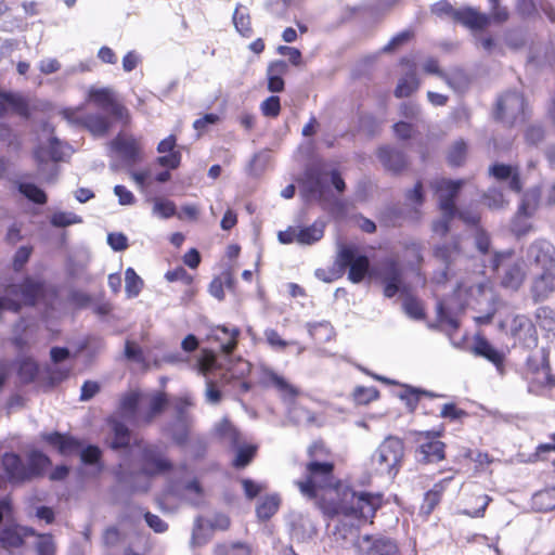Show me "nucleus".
<instances>
[{"instance_id":"obj_1","label":"nucleus","mask_w":555,"mask_h":555,"mask_svg":"<svg viewBox=\"0 0 555 555\" xmlns=\"http://www.w3.org/2000/svg\"><path fill=\"white\" fill-rule=\"evenodd\" d=\"M130 456L135 457L138 463L131 459H124L116 472L117 479L134 491H145L146 486L137 482L140 477L147 478L154 475L164 474L171 468V463L164 455L163 449L156 444H137L129 450Z\"/></svg>"},{"instance_id":"obj_2","label":"nucleus","mask_w":555,"mask_h":555,"mask_svg":"<svg viewBox=\"0 0 555 555\" xmlns=\"http://www.w3.org/2000/svg\"><path fill=\"white\" fill-rule=\"evenodd\" d=\"M382 505V495L367 492H356L349 488L341 491L340 499L337 503L336 513L341 514L345 518L340 520L334 532L336 540L354 543L358 537V527L348 519L360 521H370L374 517L376 511Z\"/></svg>"},{"instance_id":"obj_3","label":"nucleus","mask_w":555,"mask_h":555,"mask_svg":"<svg viewBox=\"0 0 555 555\" xmlns=\"http://www.w3.org/2000/svg\"><path fill=\"white\" fill-rule=\"evenodd\" d=\"M308 454L310 461L306 466L305 479L296 481L300 493L306 498L313 499L318 496L319 490L330 489L338 492L337 489H334L336 485L333 475L334 465L325 460L327 451L324 446L318 442L313 443L309 448Z\"/></svg>"},{"instance_id":"obj_4","label":"nucleus","mask_w":555,"mask_h":555,"mask_svg":"<svg viewBox=\"0 0 555 555\" xmlns=\"http://www.w3.org/2000/svg\"><path fill=\"white\" fill-rule=\"evenodd\" d=\"M403 455V441L398 437L388 436L373 453L371 461L376 473L395 477Z\"/></svg>"},{"instance_id":"obj_5","label":"nucleus","mask_w":555,"mask_h":555,"mask_svg":"<svg viewBox=\"0 0 555 555\" xmlns=\"http://www.w3.org/2000/svg\"><path fill=\"white\" fill-rule=\"evenodd\" d=\"M492 267L495 270H502L500 273L503 287L517 291L524 283L526 271L519 260L513 259L512 251L495 253Z\"/></svg>"},{"instance_id":"obj_6","label":"nucleus","mask_w":555,"mask_h":555,"mask_svg":"<svg viewBox=\"0 0 555 555\" xmlns=\"http://www.w3.org/2000/svg\"><path fill=\"white\" fill-rule=\"evenodd\" d=\"M526 102L516 91L506 92L498 99L494 116L505 125L513 126L525 120Z\"/></svg>"},{"instance_id":"obj_7","label":"nucleus","mask_w":555,"mask_h":555,"mask_svg":"<svg viewBox=\"0 0 555 555\" xmlns=\"http://www.w3.org/2000/svg\"><path fill=\"white\" fill-rule=\"evenodd\" d=\"M377 274L384 285V295L388 298L401 293L408 295L410 289L403 280V270L393 258H386L379 263Z\"/></svg>"},{"instance_id":"obj_8","label":"nucleus","mask_w":555,"mask_h":555,"mask_svg":"<svg viewBox=\"0 0 555 555\" xmlns=\"http://www.w3.org/2000/svg\"><path fill=\"white\" fill-rule=\"evenodd\" d=\"M525 258L538 271H555V245L545 238L533 241L527 247Z\"/></svg>"},{"instance_id":"obj_9","label":"nucleus","mask_w":555,"mask_h":555,"mask_svg":"<svg viewBox=\"0 0 555 555\" xmlns=\"http://www.w3.org/2000/svg\"><path fill=\"white\" fill-rule=\"evenodd\" d=\"M336 263L340 269L349 268L348 279L353 283L361 282L367 273L370 261L352 246H341Z\"/></svg>"},{"instance_id":"obj_10","label":"nucleus","mask_w":555,"mask_h":555,"mask_svg":"<svg viewBox=\"0 0 555 555\" xmlns=\"http://www.w3.org/2000/svg\"><path fill=\"white\" fill-rule=\"evenodd\" d=\"M88 101L106 112L116 120L124 122L129 120L128 109L116 101L115 93L111 88H90L88 91Z\"/></svg>"},{"instance_id":"obj_11","label":"nucleus","mask_w":555,"mask_h":555,"mask_svg":"<svg viewBox=\"0 0 555 555\" xmlns=\"http://www.w3.org/2000/svg\"><path fill=\"white\" fill-rule=\"evenodd\" d=\"M464 184L463 180L436 179L431 182V188L438 196L439 208L444 216L454 217L456 207L454 198Z\"/></svg>"},{"instance_id":"obj_12","label":"nucleus","mask_w":555,"mask_h":555,"mask_svg":"<svg viewBox=\"0 0 555 555\" xmlns=\"http://www.w3.org/2000/svg\"><path fill=\"white\" fill-rule=\"evenodd\" d=\"M440 433L423 431L417 436L416 457L422 463H437L444 459L446 444L437 438Z\"/></svg>"},{"instance_id":"obj_13","label":"nucleus","mask_w":555,"mask_h":555,"mask_svg":"<svg viewBox=\"0 0 555 555\" xmlns=\"http://www.w3.org/2000/svg\"><path fill=\"white\" fill-rule=\"evenodd\" d=\"M356 546L361 555H400L396 541L384 535L365 534L357 540Z\"/></svg>"},{"instance_id":"obj_14","label":"nucleus","mask_w":555,"mask_h":555,"mask_svg":"<svg viewBox=\"0 0 555 555\" xmlns=\"http://www.w3.org/2000/svg\"><path fill=\"white\" fill-rule=\"evenodd\" d=\"M109 147L126 165L132 166L142 159L140 141L131 134L118 133Z\"/></svg>"},{"instance_id":"obj_15","label":"nucleus","mask_w":555,"mask_h":555,"mask_svg":"<svg viewBox=\"0 0 555 555\" xmlns=\"http://www.w3.org/2000/svg\"><path fill=\"white\" fill-rule=\"evenodd\" d=\"M62 114L69 122L81 124L96 137L105 135L112 127L111 118L103 113H92L85 117H78L76 111L67 108L64 109Z\"/></svg>"},{"instance_id":"obj_16","label":"nucleus","mask_w":555,"mask_h":555,"mask_svg":"<svg viewBox=\"0 0 555 555\" xmlns=\"http://www.w3.org/2000/svg\"><path fill=\"white\" fill-rule=\"evenodd\" d=\"M300 182L301 194L306 201H321L324 197L326 185L319 168L308 167Z\"/></svg>"},{"instance_id":"obj_17","label":"nucleus","mask_w":555,"mask_h":555,"mask_svg":"<svg viewBox=\"0 0 555 555\" xmlns=\"http://www.w3.org/2000/svg\"><path fill=\"white\" fill-rule=\"evenodd\" d=\"M555 292V271H538L533 274L530 293L535 302L543 301Z\"/></svg>"},{"instance_id":"obj_18","label":"nucleus","mask_w":555,"mask_h":555,"mask_svg":"<svg viewBox=\"0 0 555 555\" xmlns=\"http://www.w3.org/2000/svg\"><path fill=\"white\" fill-rule=\"evenodd\" d=\"M261 382L268 387L275 388L282 396L283 399H294L298 396L299 390L288 383L286 378L278 374L275 371L269 367H264L261 371Z\"/></svg>"},{"instance_id":"obj_19","label":"nucleus","mask_w":555,"mask_h":555,"mask_svg":"<svg viewBox=\"0 0 555 555\" xmlns=\"http://www.w3.org/2000/svg\"><path fill=\"white\" fill-rule=\"evenodd\" d=\"M1 467L10 482H23L28 480L26 464L15 453H4L1 459Z\"/></svg>"},{"instance_id":"obj_20","label":"nucleus","mask_w":555,"mask_h":555,"mask_svg":"<svg viewBox=\"0 0 555 555\" xmlns=\"http://www.w3.org/2000/svg\"><path fill=\"white\" fill-rule=\"evenodd\" d=\"M144 395L138 391H130L122 396L120 400V413L129 422L141 425L142 411L139 409L143 403Z\"/></svg>"},{"instance_id":"obj_21","label":"nucleus","mask_w":555,"mask_h":555,"mask_svg":"<svg viewBox=\"0 0 555 555\" xmlns=\"http://www.w3.org/2000/svg\"><path fill=\"white\" fill-rule=\"evenodd\" d=\"M172 492L192 505L197 506L204 502V490L196 479L173 483Z\"/></svg>"},{"instance_id":"obj_22","label":"nucleus","mask_w":555,"mask_h":555,"mask_svg":"<svg viewBox=\"0 0 555 555\" xmlns=\"http://www.w3.org/2000/svg\"><path fill=\"white\" fill-rule=\"evenodd\" d=\"M43 292V283L31 278H26L21 285H11L8 295L21 294L25 304L34 305Z\"/></svg>"},{"instance_id":"obj_23","label":"nucleus","mask_w":555,"mask_h":555,"mask_svg":"<svg viewBox=\"0 0 555 555\" xmlns=\"http://www.w3.org/2000/svg\"><path fill=\"white\" fill-rule=\"evenodd\" d=\"M289 527L292 538L298 542H306L311 540L317 533L313 521L309 517L301 514L292 516Z\"/></svg>"},{"instance_id":"obj_24","label":"nucleus","mask_w":555,"mask_h":555,"mask_svg":"<svg viewBox=\"0 0 555 555\" xmlns=\"http://www.w3.org/2000/svg\"><path fill=\"white\" fill-rule=\"evenodd\" d=\"M454 21L470 29H482L490 23V16L480 13L478 10L467 7L459 9L454 13Z\"/></svg>"},{"instance_id":"obj_25","label":"nucleus","mask_w":555,"mask_h":555,"mask_svg":"<svg viewBox=\"0 0 555 555\" xmlns=\"http://www.w3.org/2000/svg\"><path fill=\"white\" fill-rule=\"evenodd\" d=\"M29 535H35L31 528L10 525L0 532V543L5 550L18 547Z\"/></svg>"},{"instance_id":"obj_26","label":"nucleus","mask_w":555,"mask_h":555,"mask_svg":"<svg viewBox=\"0 0 555 555\" xmlns=\"http://www.w3.org/2000/svg\"><path fill=\"white\" fill-rule=\"evenodd\" d=\"M238 335L237 327L217 326L211 331L209 338L219 343L223 353L231 354L236 347Z\"/></svg>"},{"instance_id":"obj_27","label":"nucleus","mask_w":555,"mask_h":555,"mask_svg":"<svg viewBox=\"0 0 555 555\" xmlns=\"http://www.w3.org/2000/svg\"><path fill=\"white\" fill-rule=\"evenodd\" d=\"M512 334L519 340H525L528 346L537 344V332L532 322L525 315H517L512 322Z\"/></svg>"},{"instance_id":"obj_28","label":"nucleus","mask_w":555,"mask_h":555,"mask_svg":"<svg viewBox=\"0 0 555 555\" xmlns=\"http://www.w3.org/2000/svg\"><path fill=\"white\" fill-rule=\"evenodd\" d=\"M490 175L496 180H509V189L516 193L521 190V182L519 180V172L517 167L504 164H494L490 167Z\"/></svg>"},{"instance_id":"obj_29","label":"nucleus","mask_w":555,"mask_h":555,"mask_svg":"<svg viewBox=\"0 0 555 555\" xmlns=\"http://www.w3.org/2000/svg\"><path fill=\"white\" fill-rule=\"evenodd\" d=\"M378 158L387 170L398 172L406 166V159L401 151L384 146L378 150Z\"/></svg>"},{"instance_id":"obj_30","label":"nucleus","mask_w":555,"mask_h":555,"mask_svg":"<svg viewBox=\"0 0 555 555\" xmlns=\"http://www.w3.org/2000/svg\"><path fill=\"white\" fill-rule=\"evenodd\" d=\"M528 370L537 373V380L540 385L555 386V377L551 374V367L544 354L540 359L530 357L527 360Z\"/></svg>"},{"instance_id":"obj_31","label":"nucleus","mask_w":555,"mask_h":555,"mask_svg":"<svg viewBox=\"0 0 555 555\" xmlns=\"http://www.w3.org/2000/svg\"><path fill=\"white\" fill-rule=\"evenodd\" d=\"M43 439L63 455L73 454L80 447L76 439L57 431L44 435Z\"/></svg>"},{"instance_id":"obj_32","label":"nucleus","mask_w":555,"mask_h":555,"mask_svg":"<svg viewBox=\"0 0 555 555\" xmlns=\"http://www.w3.org/2000/svg\"><path fill=\"white\" fill-rule=\"evenodd\" d=\"M287 72L285 61L272 62L267 68L268 90L276 93L284 89V80L282 76Z\"/></svg>"},{"instance_id":"obj_33","label":"nucleus","mask_w":555,"mask_h":555,"mask_svg":"<svg viewBox=\"0 0 555 555\" xmlns=\"http://www.w3.org/2000/svg\"><path fill=\"white\" fill-rule=\"evenodd\" d=\"M144 403L149 404V410L141 414V424H150L166 406L167 399L164 393H153L144 396Z\"/></svg>"},{"instance_id":"obj_34","label":"nucleus","mask_w":555,"mask_h":555,"mask_svg":"<svg viewBox=\"0 0 555 555\" xmlns=\"http://www.w3.org/2000/svg\"><path fill=\"white\" fill-rule=\"evenodd\" d=\"M325 223L315 221L308 227H299L298 244L312 245L319 242L324 235Z\"/></svg>"},{"instance_id":"obj_35","label":"nucleus","mask_w":555,"mask_h":555,"mask_svg":"<svg viewBox=\"0 0 555 555\" xmlns=\"http://www.w3.org/2000/svg\"><path fill=\"white\" fill-rule=\"evenodd\" d=\"M49 464V457L42 452L37 450L29 452L26 464L28 480L41 475Z\"/></svg>"},{"instance_id":"obj_36","label":"nucleus","mask_w":555,"mask_h":555,"mask_svg":"<svg viewBox=\"0 0 555 555\" xmlns=\"http://www.w3.org/2000/svg\"><path fill=\"white\" fill-rule=\"evenodd\" d=\"M532 507L544 513L555 509V488H546L535 492L532 496Z\"/></svg>"},{"instance_id":"obj_37","label":"nucleus","mask_w":555,"mask_h":555,"mask_svg":"<svg viewBox=\"0 0 555 555\" xmlns=\"http://www.w3.org/2000/svg\"><path fill=\"white\" fill-rule=\"evenodd\" d=\"M476 354L481 356L495 364L496 366L502 364L503 356L492 345L483 338H477L474 346Z\"/></svg>"},{"instance_id":"obj_38","label":"nucleus","mask_w":555,"mask_h":555,"mask_svg":"<svg viewBox=\"0 0 555 555\" xmlns=\"http://www.w3.org/2000/svg\"><path fill=\"white\" fill-rule=\"evenodd\" d=\"M539 197L540 193L538 190L534 189L527 191L518 207L517 217H531L538 208Z\"/></svg>"},{"instance_id":"obj_39","label":"nucleus","mask_w":555,"mask_h":555,"mask_svg":"<svg viewBox=\"0 0 555 555\" xmlns=\"http://www.w3.org/2000/svg\"><path fill=\"white\" fill-rule=\"evenodd\" d=\"M112 429L114 437L111 447L115 450L126 449L130 442V431L128 427L118 421H113Z\"/></svg>"},{"instance_id":"obj_40","label":"nucleus","mask_w":555,"mask_h":555,"mask_svg":"<svg viewBox=\"0 0 555 555\" xmlns=\"http://www.w3.org/2000/svg\"><path fill=\"white\" fill-rule=\"evenodd\" d=\"M233 24L242 36L249 37L251 35L249 12L241 4H238L234 11Z\"/></svg>"},{"instance_id":"obj_41","label":"nucleus","mask_w":555,"mask_h":555,"mask_svg":"<svg viewBox=\"0 0 555 555\" xmlns=\"http://www.w3.org/2000/svg\"><path fill=\"white\" fill-rule=\"evenodd\" d=\"M215 430L218 437L221 438L223 441L228 442L232 447L237 446L240 434L228 420L224 418L221 422H219L216 425Z\"/></svg>"},{"instance_id":"obj_42","label":"nucleus","mask_w":555,"mask_h":555,"mask_svg":"<svg viewBox=\"0 0 555 555\" xmlns=\"http://www.w3.org/2000/svg\"><path fill=\"white\" fill-rule=\"evenodd\" d=\"M280 502L276 494L266 496L256 508L257 516L262 520L271 518L278 512Z\"/></svg>"},{"instance_id":"obj_43","label":"nucleus","mask_w":555,"mask_h":555,"mask_svg":"<svg viewBox=\"0 0 555 555\" xmlns=\"http://www.w3.org/2000/svg\"><path fill=\"white\" fill-rule=\"evenodd\" d=\"M463 309V304H461L457 308H453L449 301H439L437 304V313L440 322L447 323L454 328L457 327V322L454 317L455 312Z\"/></svg>"},{"instance_id":"obj_44","label":"nucleus","mask_w":555,"mask_h":555,"mask_svg":"<svg viewBox=\"0 0 555 555\" xmlns=\"http://www.w3.org/2000/svg\"><path fill=\"white\" fill-rule=\"evenodd\" d=\"M418 88V79L414 72L408 73L404 77H402L395 90V95L397 98H405L411 95Z\"/></svg>"},{"instance_id":"obj_45","label":"nucleus","mask_w":555,"mask_h":555,"mask_svg":"<svg viewBox=\"0 0 555 555\" xmlns=\"http://www.w3.org/2000/svg\"><path fill=\"white\" fill-rule=\"evenodd\" d=\"M0 101L2 104L10 106L17 114L27 116L28 104L24 96L16 93H0Z\"/></svg>"},{"instance_id":"obj_46","label":"nucleus","mask_w":555,"mask_h":555,"mask_svg":"<svg viewBox=\"0 0 555 555\" xmlns=\"http://www.w3.org/2000/svg\"><path fill=\"white\" fill-rule=\"evenodd\" d=\"M435 256L447 264L455 261L461 256L457 241L451 244H442L436 247Z\"/></svg>"},{"instance_id":"obj_47","label":"nucleus","mask_w":555,"mask_h":555,"mask_svg":"<svg viewBox=\"0 0 555 555\" xmlns=\"http://www.w3.org/2000/svg\"><path fill=\"white\" fill-rule=\"evenodd\" d=\"M126 293L129 298L137 297L143 286L142 279L135 273L132 268H128L125 272Z\"/></svg>"},{"instance_id":"obj_48","label":"nucleus","mask_w":555,"mask_h":555,"mask_svg":"<svg viewBox=\"0 0 555 555\" xmlns=\"http://www.w3.org/2000/svg\"><path fill=\"white\" fill-rule=\"evenodd\" d=\"M50 222L53 227L65 228L72 224L81 223L82 219L70 211H57L52 215Z\"/></svg>"},{"instance_id":"obj_49","label":"nucleus","mask_w":555,"mask_h":555,"mask_svg":"<svg viewBox=\"0 0 555 555\" xmlns=\"http://www.w3.org/2000/svg\"><path fill=\"white\" fill-rule=\"evenodd\" d=\"M421 395L434 397L433 393L426 390H420L411 386H405L403 391L399 395V397L401 400L405 401V404L410 409V411H413L418 403Z\"/></svg>"},{"instance_id":"obj_50","label":"nucleus","mask_w":555,"mask_h":555,"mask_svg":"<svg viewBox=\"0 0 555 555\" xmlns=\"http://www.w3.org/2000/svg\"><path fill=\"white\" fill-rule=\"evenodd\" d=\"M215 555H250V550L243 543H223L216 546Z\"/></svg>"},{"instance_id":"obj_51","label":"nucleus","mask_w":555,"mask_h":555,"mask_svg":"<svg viewBox=\"0 0 555 555\" xmlns=\"http://www.w3.org/2000/svg\"><path fill=\"white\" fill-rule=\"evenodd\" d=\"M153 203V215L159 218L168 219L176 214V205L169 199L155 198Z\"/></svg>"},{"instance_id":"obj_52","label":"nucleus","mask_w":555,"mask_h":555,"mask_svg":"<svg viewBox=\"0 0 555 555\" xmlns=\"http://www.w3.org/2000/svg\"><path fill=\"white\" fill-rule=\"evenodd\" d=\"M18 189L23 195L36 204H44L47 202L46 193L35 184L22 183Z\"/></svg>"},{"instance_id":"obj_53","label":"nucleus","mask_w":555,"mask_h":555,"mask_svg":"<svg viewBox=\"0 0 555 555\" xmlns=\"http://www.w3.org/2000/svg\"><path fill=\"white\" fill-rule=\"evenodd\" d=\"M37 555H55V544L51 534H38L35 542Z\"/></svg>"},{"instance_id":"obj_54","label":"nucleus","mask_w":555,"mask_h":555,"mask_svg":"<svg viewBox=\"0 0 555 555\" xmlns=\"http://www.w3.org/2000/svg\"><path fill=\"white\" fill-rule=\"evenodd\" d=\"M237 449L236 456L233 461V465L237 468H243L247 466L253 460L256 453V447L246 446L240 447L238 444L235 447Z\"/></svg>"},{"instance_id":"obj_55","label":"nucleus","mask_w":555,"mask_h":555,"mask_svg":"<svg viewBox=\"0 0 555 555\" xmlns=\"http://www.w3.org/2000/svg\"><path fill=\"white\" fill-rule=\"evenodd\" d=\"M378 390L374 387H357L353 391V398L359 404H367L378 398Z\"/></svg>"},{"instance_id":"obj_56","label":"nucleus","mask_w":555,"mask_h":555,"mask_svg":"<svg viewBox=\"0 0 555 555\" xmlns=\"http://www.w3.org/2000/svg\"><path fill=\"white\" fill-rule=\"evenodd\" d=\"M216 366V354L211 350H203L202 357L197 361L198 373L206 376Z\"/></svg>"},{"instance_id":"obj_57","label":"nucleus","mask_w":555,"mask_h":555,"mask_svg":"<svg viewBox=\"0 0 555 555\" xmlns=\"http://www.w3.org/2000/svg\"><path fill=\"white\" fill-rule=\"evenodd\" d=\"M403 310L412 319L421 320L424 318V310L421 302L411 296H406L404 299Z\"/></svg>"},{"instance_id":"obj_58","label":"nucleus","mask_w":555,"mask_h":555,"mask_svg":"<svg viewBox=\"0 0 555 555\" xmlns=\"http://www.w3.org/2000/svg\"><path fill=\"white\" fill-rule=\"evenodd\" d=\"M466 155V144L463 141L455 142L448 154V160L452 166H460Z\"/></svg>"},{"instance_id":"obj_59","label":"nucleus","mask_w":555,"mask_h":555,"mask_svg":"<svg viewBox=\"0 0 555 555\" xmlns=\"http://www.w3.org/2000/svg\"><path fill=\"white\" fill-rule=\"evenodd\" d=\"M261 112L267 117H276L281 111L280 98L271 95L261 103Z\"/></svg>"},{"instance_id":"obj_60","label":"nucleus","mask_w":555,"mask_h":555,"mask_svg":"<svg viewBox=\"0 0 555 555\" xmlns=\"http://www.w3.org/2000/svg\"><path fill=\"white\" fill-rule=\"evenodd\" d=\"M485 204L492 209L503 208L506 204L504 195L496 189H491L485 194Z\"/></svg>"},{"instance_id":"obj_61","label":"nucleus","mask_w":555,"mask_h":555,"mask_svg":"<svg viewBox=\"0 0 555 555\" xmlns=\"http://www.w3.org/2000/svg\"><path fill=\"white\" fill-rule=\"evenodd\" d=\"M49 156L54 160H63L64 157L67 155L66 151L68 147L61 143L56 138H51L49 141Z\"/></svg>"},{"instance_id":"obj_62","label":"nucleus","mask_w":555,"mask_h":555,"mask_svg":"<svg viewBox=\"0 0 555 555\" xmlns=\"http://www.w3.org/2000/svg\"><path fill=\"white\" fill-rule=\"evenodd\" d=\"M38 372L37 363L31 359L23 360L20 364V376L24 382H30Z\"/></svg>"},{"instance_id":"obj_63","label":"nucleus","mask_w":555,"mask_h":555,"mask_svg":"<svg viewBox=\"0 0 555 555\" xmlns=\"http://www.w3.org/2000/svg\"><path fill=\"white\" fill-rule=\"evenodd\" d=\"M545 131L539 125L529 126L525 132L526 142L530 145H538L544 140Z\"/></svg>"},{"instance_id":"obj_64","label":"nucleus","mask_w":555,"mask_h":555,"mask_svg":"<svg viewBox=\"0 0 555 555\" xmlns=\"http://www.w3.org/2000/svg\"><path fill=\"white\" fill-rule=\"evenodd\" d=\"M107 244L115 251H122L128 247V237L120 232H113L107 235Z\"/></svg>"}]
</instances>
